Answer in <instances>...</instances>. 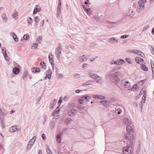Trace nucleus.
Wrapping results in <instances>:
<instances>
[{
  "label": "nucleus",
  "mask_w": 154,
  "mask_h": 154,
  "mask_svg": "<svg viewBox=\"0 0 154 154\" xmlns=\"http://www.w3.org/2000/svg\"><path fill=\"white\" fill-rule=\"evenodd\" d=\"M106 79H110L111 81L116 84L119 83L120 79L118 76L115 74H110L106 75Z\"/></svg>",
  "instance_id": "1"
},
{
  "label": "nucleus",
  "mask_w": 154,
  "mask_h": 154,
  "mask_svg": "<svg viewBox=\"0 0 154 154\" xmlns=\"http://www.w3.org/2000/svg\"><path fill=\"white\" fill-rule=\"evenodd\" d=\"M126 130L128 133L125 136V138L128 140H133L134 136L133 133V130L132 128L130 126H128L126 127Z\"/></svg>",
  "instance_id": "2"
},
{
  "label": "nucleus",
  "mask_w": 154,
  "mask_h": 154,
  "mask_svg": "<svg viewBox=\"0 0 154 154\" xmlns=\"http://www.w3.org/2000/svg\"><path fill=\"white\" fill-rule=\"evenodd\" d=\"M89 76L92 79H94L96 82L100 84L103 82V80L101 78L97 75L88 72V73Z\"/></svg>",
  "instance_id": "3"
},
{
  "label": "nucleus",
  "mask_w": 154,
  "mask_h": 154,
  "mask_svg": "<svg viewBox=\"0 0 154 154\" xmlns=\"http://www.w3.org/2000/svg\"><path fill=\"white\" fill-rule=\"evenodd\" d=\"M91 99L90 96L87 95L83 96L81 99H79V102L81 104L85 105L87 103L88 101Z\"/></svg>",
  "instance_id": "4"
},
{
  "label": "nucleus",
  "mask_w": 154,
  "mask_h": 154,
  "mask_svg": "<svg viewBox=\"0 0 154 154\" xmlns=\"http://www.w3.org/2000/svg\"><path fill=\"white\" fill-rule=\"evenodd\" d=\"M133 148L131 146H126L124 147L123 149V154H130L133 152Z\"/></svg>",
  "instance_id": "5"
},
{
  "label": "nucleus",
  "mask_w": 154,
  "mask_h": 154,
  "mask_svg": "<svg viewBox=\"0 0 154 154\" xmlns=\"http://www.w3.org/2000/svg\"><path fill=\"white\" fill-rule=\"evenodd\" d=\"M121 85V86L124 88H128V87L131 85V83L128 81H126V79H124L122 80Z\"/></svg>",
  "instance_id": "6"
},
{
  "label": "nucleus",
  "mask_w": 154,
  "mask_h": 154,
  "mask_svg": "<svg viewBox=\"0 0 154 154\" xmlns=\"http://www.w3.org/2000/svg\"><path fill=\"white\" fill-rule=\"evenodd\" d=\"M77 112L76 110L74 109H69L67 111V114L69 116L72 117L75 115Z\"/></svg>",
  "instance_id": "7"
},
{
  "label": "nucleus",
  "mask_w": 154,
  "mask_h": 154,
  "mask_svg": "<svg viewBox=\"0 0 154 154\" xmlns=\"http://www.w3.org/2000/svg\"><path fill=\"white\" fill-rule=\"evenodd\" d=\"M146 0H141L138 2L139 6L141 9L143 10L145 6V3L146 2Z\"/></svg>",
  "instance_id": "8"
},
{
  "label": "nucleus",
  "mask_w": 154,
  "mask_h": 154,
  "mask_svg": "<svg viewBox=\"0 0 154 154\" xmlns=\"http://www.w3.org/2000/svg\"><path fill=\"white\" fill-rule=\"evenodd\" d=\"M119 39L115 37H112L109 39V43L113 44L114 43H117L119 42Z\"/></svg>",
  "instance_id": "9"
},
{
  "label": "nucleus",
  "mask_w": 154,
  "mask_h": 154,
  "mask_svg": "<svg viewBox=\"0 0 154 154\" xmlns=\"http://www.w3.org/2000/svg\"><path fill=\"white\" fill-rule=\"evenodd\" d=\"M88 56L86 55H83L80 56L79 58V61L81 62L85 61L87 60L88 59Z\"/></svg>",
  "instance_id": "10"
},
{
  "label": "nucleus",
  "mask_w": 154,
  "mask_h": 154,
  "mask_svg": "<svg viewBox=\"0 0 154 154\" xmlns=\"http://www.w3.org/2000/svg\"><path fill=\"white\" fill-rule=\"evenodd\" d=\"M73 120L70 118H67L65 119L64 121V123L65 125H68L72 123Z\"/></svg>",
  "instance_id": "11"
},
{
  "label": "nucleus",
  "mask_w": 154,
  "mask_h": 154,
  "mask_svg": "<svg viewBox=\"0 0 154 154\" xmlns=\"http://www.w3.org/2000/svg\"><path fill=\"white\" fill-rule=\"evenodd\" d=\"M123 122L126 125H130L131 123V120L126 118H123Z\"/></svg>",
  "instance_id": "12"
},
{
  "label": "nucleus",
  "mask_w": 154,
  "mask_h": 154,
  "mask_svg": "<svg viewBox=\"0 0 154 154\" xmlns=\"http://www.w3.org/2000/svg\"><path fill=\"white\" fill-rule=\"evenodd\" d=\"M1 17L3 19V21L4 22H6L8 20V18L6 14L5 13H3L1 15Z\"/></svg>",
  "instance_id": "13"
},
{
  "label": "nucleus",
  "mask_w": 154,
  "mask_h": 154,
  "mask_svg": "<svg viewBox=\"0 0 154 154\" xmlns=\"http://www.w3.org/2000/svg\"><path fill=\"white\" fill-rule=\"evenodd\" d=\"M34 141L31 140V139L29 141L27 145V149L29 150L31 147L33 145L34 143Z\"/></svg>",
  "instance_id": "14"
},
{
  "label": "nucleus",
  "mask_w": 154,
  "mask_h": 154,
  "mask_svg": "<svg viewBox=\"0 0 154 154\" xmlns=\"http://www.w3.org/2000/svg\"><path fill=\"white\" fill-rule=\"evenodd\" d=\"M10 35L12 36L14 38V40L17 42L18 41V39L17 36L16 35V34L14 32H11L10 33Z\"/></svg>",
  "instance_id": "15"
},
{
  "label": "nucleus",
  "mask_w": 154,
  "mask_h": 154,
  "mask_svg": "<svg viewBox=\"0 0 154 154\" xmlns=\"http://www.w3.org/2000/svg\"><path fill=\"white\" fill-rule=\"evenodd\" d=\"M46 73L48 78L50 79L51 77V71L50 69H48Z\"/></svg>",
  "instance_id": "16"
},
{
  "label": "nucleus",
  "mask_w": 154,
  "mask_h": 154,
  "mask_svg": "<svg viewBox=\"0 0 154 154\" xmlns=\"http://www.w3.org/2000/svg\"><path fill=\"white\" fill-rule=\"evenodd\" d=\"M13 72L15 74H18L20 72V69L17 67H15L13 69Z\"/></svg>",
  "instance_id": "17"
},
{
  "label": "nucleus",
  "mask_w": 154,
  "mask_h": 154,
  "mask_svg": "<svg viewBox=\"0 0 154 154\" xmlns=\"http://www.w3.org/2000/svg\"><path fill=\"white\" fill-rule=\"evenodd\" d=\"M56 139L57 141L59 143H60L62 140L61 138V134H57L56 136Z\"/></svg>",
  "instance_id": "18"
},
{
  "label": "nucleus",
  "mask_w": 154,
  "mask_h": 154,
  "mask_svg": "<svg viewBox=\"0 0 154 154\" xmlns=\"http://www.w3.org/2000/svg\"><path fill=\"white\" fill-rule=\"evenodd\" d=\"M18 16V13L16 10L14 12V13L12 14V16L13 18L16 20L17 18V16Z\"/></svg>",
  "instance_id": "19"
},
{
  "label": "nucleus",
  "mask_w": 154,
  "mask_h": 154,
  "mask_svg": "<svg viewBox=\"0 0 154 154\" xmlns=\"http://www.w3.org/2000/svg\"><path fill=\"white\" fill-rule=\"evenodd\" d=\"M2 51H3V54L5 57V60L6 61H8V59L6 58V56H7V54H6V48L5 47H3L2 48Z\"/></svg>",
  "instance_id": "20"
},
{
  "label": "nucleus",
  "mask_w": 154,
  "mask_h": 154,
  "mask_svg": "<svg viewBox=\"0 0 154 154\" xmlns=\"http://www.w3.org/2000/svg\"><path fill=\"white\" fill-rule=\"evenodd\" d=\"M17 130L16 126H13L10 128L9 131L11 132H14L16 131Z\"/></svg>",
  "instance_id": "21"
},
{
  "label": "nucleus",
  "mask_w": 154,
  "mask_h": 154,
  "mask_svg": "<svg viewBox=\"0 0 154 154\" xmlns=\"http://www.w3.org/2000/svg\"><path fill=\"white\" fill-rule=\"evenodd\" d=\"M60 111V109L57 108L54 111V112H53L52 114V115L54 116V117H57V115H57L59 112Z\"/></svg>",
  "instance_id": "22"
},
{
  "label": "nucleus",
  "mask_w": 154,
  "mask_h": 154,
  "mask_svg": "<svg viewBox=\"0 0 154 154\" xmlns=\"http://www.w3.org/2000/svg\"><path fill=\"white\" fill-rule=\"evenodd\" d=\"M31 70L33 72H40V69L38 67H34L32 68Z\"/></svg>",
  "instance_id": "23"
},
{
  "label": "nucleus",
  "mask_w": 154,
  "mask_h": 154,
  "mask_svg": "<svg viewBox=\"0 0 154 154\" xmlns=\"http://www.w3.org/2000/svg\"><path fill=\"white\" fill-rule=\"evenodd\" d=\"M49 126L51 129H52L55 126V123L53 122H51L49 123Z\"/></svg>",
  "instance_id": "24"
},
{
  "label": "nucleus",
  "mask_w": 154,
  "mask_h": 154,
  "mask_svg": "<svg viewBox=\"0 0 154 154\" xmlns=\"http://www.w3.org/2000/svg\"><path fill=\"white\" fill-rule=\"evenodd\" d=\"M100 103L103 106H105L107 104H108L109 103V101L107 100H103L100 101Z\"/></svg>",
  "instance_id": "25"
},
{
  "label": "nucleus",
  "mask_w": 154,
  "mask_h": 154,
  "mask_svg": "<svg viewBox=\"0 0 154 154\" xmlns=\"http://www.w3.org/2000/svg\"><path fill=\"white\" fill-rule=\"evenodd\" d=\"M127 51L129 53H133L135 54L137 53L136 52H138V50H136V49H128Z\"/></svg>",
  "instance_id": "26"
},
{
  "label": "nucleus",
  "mask_w": 154,
  "mask_h": 154,
  "mask_svg": "<svg viewBox=\"0 0 154 154\" xmlns=\"http://www.w3.org/2000/svg\"><path fill=\"white\" fill-rule=\"evenodd\" d=\"M61 10L60 8H57V17H59L60 16V14L61 13L60 11Z\"/></svg>",
  "instance_id": "27"
},
{
  "label": "nucleus",
  "mask_w": 154,
  "mask_h": 154,
  "mask_svg": "<svg viewBox=\"0 0 154 154\" xmlns=\"http://www.w3.org/2000/svg\"><path fill=\"white\" fill-rule=\"evenodd\" d=\"M141 68L144 71H147L148 70V68L146 66L143 64H142L141 65Z\"/></svg>",
  "instance_id": "28"
},
{
  "label": "nucleus",
  "mask_w": 154,
  "mask_h": 154,
  "mask_svg": "<svg viewBox=\"0 0 154 154\" xmlns=\"http://www.w3.org/2000/svg\"><path fill=\"white\" fill-rule=\"evenodd\" d=\"M40 65L42 66V67L44 69H45L46 67V66L43 61H42L40 63Z\"/></svg>",
  "instance_id": "29"
},
{
  "label": "nucleus",
  "mask_w": 154,
  "mask_h": 154,
  "mask_svg": "<svg viewBox=\"0 0 154 154\" xmlns=\"http://www.w3.org/2000/svg\"><path fill=\"white\" fill-rule=\"evenodd\" d=\"M42 37L41 36H39L37 37V38L36 39V42L38 43H40L42 41Z\"/></svg>",
  "instance_id": "30"
},
{
  "label": "nucleus",
  "mask_w": 154,
  "mask_h": 154,
  "mask_svg": "<svg viewBox=\"0 0 154 154\" xmlns=\"http://www.w3.org/2000/svg\"><path fill=\"white\" fill-rule=\"evenodd\" d=\"M74 77L75 79H78L80 78L81 77V75L79 74L76 73L74 75Z\"/></svg>",
  "instance_id": "31"
},
{
  "label": "nucleus",
  "mask_w": 154,
  "mask_h": 154,
  "mask_svg": "<svg viewBox=\"0 0 154 154\" xmlns=\"http://www.w3.org/2000/svg\"><path fill=\"white\" fill-rule=\"evenodd\" d=\"M138 52L137 53H136V54L139 55L142 57H143L144 56V54L140 51H138Z\"/></svg>",
  "instance_id": "32"
},
{
  "label": "nucleus",
  "mask_w": 154,
  "mask_h": 154,
  "mask_svg": "<svg viewBox=\"0 0 154 154\" xmlns=\"http://www.w3.org/2000/svg\"><path fill=\"white\" fill-rule=\"evenodd\" d=\"M49 57V60L50 62V63H51V64H52V63H53V56L52 55H49L48 56Z\"/></svg>",
  "instance_id": "33"
},
{
  "label": "nucleus",
  "mask_w": 154,
  "mask_h": 154,
  "mask_svg": "<svg viewBox=\"0 0 154 154\" xmlns=\"http://www.w3.org/2000/svg\"><path fill=\"white\" fill-rule=\"evenodd\" d=\"M38 46V44L37 43L33 44L32 46V49H35L37 48Z\"/></svg>",
  "instance_id": "34"
},
{
  "label": "nucleus",
  "mask_w": 154,
  "mask_h": 154,
  "mask_svg": "<svg viewBox=\"0 0 154 154\" xmlns=\"http://www.w3.org/2000/svg\"><path fill=\"white\" fill-rule=\"evenodd\" d=\"M140 59L141 58L139 57H136L135 59V61H136V63L139 64L140 62Z\"/></svg>",
  "instance_id": "35"
},
{
  "label": "nucleus",
  "mask_w": 154,
  "mask_h": 154,
  "mask_svg": "<svg viewBox=\"0 0 154 154\" xmlns=\"http://www.w3.org/2000/svg\"><path fill=\"white\" fill-rule=\"evenodd\" d=\"M46 151L48 154H52L51 150L49 149L48 146L46 148Z\"/></svg>",
  "instance_id": "36"
},
{
  "label": "nucleus",
  "mask_w": 154,
  "mask_h": 154,
  "mask_svg": "<svg viewBox=\"0 0 154 154\" xmlns=\"http://www.w3.org/2000/svg\"><path fill=\"white\" fill-rule=\"evenodd\" d=\"M34 20L36 23H38L40 20V19L38 17H34Z\"/></svg>",
  "instance_id": "37"
},
{
  "label": "nucleus",
  "mask_w": 154,
  "mask_h": 154,
  "mask_svg": "<svg viewBox=\"0 0 154 154\" xmlns=\"http://www.w3.org/2000/svg\"><path fill=\"white\" fill-rule=\"evenodd\" d=\"M27 21L28 23L31 24L32 22V20L31 18L29 17L27 20Z\"/></svg>",
  "instance_id": "38"
},
{
  "label": "nucleus",
  "mask_w": 154,
  "mask_h": 154,
  "mask_svg": "<svg viewBox=\"0 0 154 154\" xmlns=\"http://www.w3.org/2000/svg\"><path fill=\"white\" fill-rule=\"evenodd\" d=\"M115 64H116L117 65H120L122 64V63L120 62L119 59L115 61Z\"/></svg>",
  "instance_id": "39"
},
{
  "label": "nucleus",
  "mask_w": 154,
  "mask_h": 154,
  "mask_svg": "<svg viewBox=\"0 0 154 154\" xmlns=\"http://www.w3.org/2000/svg\"><path fill=\"white\" fill-rule=\"evenodd\" d=\"M57 102V100H56V99H54L53 101V102H51V104L52 105L51 106V108H53V106H54V104L56 103Z\"/></svg>",
  "instance_id": "40"
},
{
  "label": "nucleus",
  "mask_w": 154,
  "mask_h": 154,
  "mask_svg": "<svg viewBox=\"0 0 154 154\" xmlns=\"http://www.w3.org/2000/svg\"><path fill=\"white\" fill-rule=\"evenodd\" d=\"M125 60L129 64L131 63V61L130 58H126L125 59Z\"/></svg>",
  "instance_id": "41"
},
{
  "label": "nucleus",
  "mask_w": 154,
  "mask_h": 154,
  "mask_svg": "<svg viewBox=\"0 0 154 154\" xmlns=\"http://www.w3.org/2000/svg\"><path fill=\"white\" fill-rule=\"evenodd\" d=\"M120 68H121L120 67H114L112 69L111 72H115L116 70H119V69H120Z\"/></svg>",
  "instance_id": "42"
},
{
  "label": "nucleus",
  "mask_w": 154,
  "mask_h": 154,
  "mask_svg": "<svg viewBox=\"0 0 154 154\" xmlns=\"http://www.w3.org/2000/svg\"><path fill=\"white\" fill-rule=\"evenodd\" d=\"M93 18L96 21H97L99 20V17L98 15H94L93 16Z\"/></svg>",
  "instance_id": "43"
},
{
  "label": "nucleus",
  "mask_w": 154,
  "mask_h": 154,
  "mask_svg": "<svg viewBox=\"0 0 154 154\" xmlns=\"http://www.w3.org/2000/svg\"><path fill=\"white\" fill-rule=\"evenodd\" d=\"M129 37V35H123L120 36V38L121 39H124L128 38Z\"/></svg>",
  "instance_id": "44"
},
{
  "label": "nucleus",
  "mask_w": 154,
  "mask_h": 154,
  "mask_svg": "<svg viewBox=\"0 0 154 154\" xmlns=\"http://www.w3.org/2000/svg\"><path fill=\"white\" fill-rule=\"evenodd\" d=\"M98 99L101 100L104 99H105V97L101 95H99Z\"/></svg>",
  "instance_id": "45"
},
{
  "label": "nucleus",
  "mask_w": 154,
  "mask_h": 154,
  "mask_svg": "<svg viewBox=\"0 0 154 154\" xmlns=\"http://www.w3.org/2000/svg\"><path fill=\"white\" fill-rule=\"evenodd\" d=\"M69 97L68 96H66L64 97H63L62 99V100L64 101H66L68 100V99L69 98Z\"/></svg>",
  "instance_id": "46"
},
{
  "label": "nucleus",
  "mask_w": 154,
  "mask_h": 154,
  "mask_svg": "<svg viewBox=\"0 0 154 154\" xmlns=\"http://www.w3.org/2000/svg\"><path fill=\"white\" fill-rule=\"evenodd\" d=\"M23 38L24 39L27 40L29 39V35L27 34L24 35L23 36Z\"/></svg>",
  "instance_id": "47"
},
{
  "label": "nucleus",
  "mask_w": 154,
  "mask_h": 154,
  "mask_svg": "<svg viewBox=\"0 0 154 154\" xmlns=\"http://www.w3.org/2000/svg\"><path fill=\"white\" fill-rule=\"evenodd\" d=\"M144 63H145V62L144 60L143 59L141 58V59L140 60V62L139 63V64H143Z\"/></svg>",
  "instance_id": "48"
},
{
  "label": "nucleus",
  "mask_w": 154,
  "mask_h": 154,
  "mask_svg": "<svg viewBox=\"0 0 154 154\" xmlns=\"http://www.w3.org/2000/svg\"><path fill=\"white\" fill-rule=\"evenodd\" d=\"M61 6V0H59L58 5L57 8H60Z\"/></svg>",
  "instance_id": "49"
},
{
  "label": "nucleus",
  "mask_w": 154,
  "mask_h": 154,
  "mask_svg": "<svg viewBox=\"0 0 154 154\" xmlns=\"http://www.w3.org/2000/svg\"><path fill=\"white\" fill-rule=\"evenodd\" d=\"M34 10H35L37 12H38L41 11L40 8H38L37 6L35 7Z\"/></svg>",
  "instance_id": "50"
},
{
  "label": "nucleus",
  "mask_w": 154,
  "mask_h": 154,
  "mask_svg": "<svg viewBox=\"0 0 154 154\" xmlns=\"http://www.w3.org/2000/svg\"><path fill=\"white\" fill-rule=\"evenodd\" d=\"M27 74L25 72H24L22 76V78L24 79L27 76Z\"/></svg>",
  "instance_id": "51"
},
{
  "label": "nucleus",
  "mask_w": 154,
  "mask_h": 154,
  "mask_svg": "<svg viewBox=\"0 0 154 154\" xmlns=\"http://www.w3.org/2000/svg\"><path fill=\"white\" fill-rule=\"evenodd\" d=\"M93 97L96 99H97L99 98V95H94L93 96Z\"/></svg>",
  "instance_id": "52"
},
{
  "label": "nucleus",
  "mask_w": 154,
  "mask_h": 154,
  "mask_svg": "<svg viewBox=\"0 0 154 154\" xmlns=\"http://www.w3.org/2000/svg\"><path fill=\"white\" fill-rule=\"evenodd\" d=\"M149 26L148 25L145 26L143 27V30H145L146 29H147V28H149Z\"/></svg>",
  "instance_id": "53"
},
{
  "label": "nucleus",
  "mask_w": 154,
  "mask_h": 154,
  "mask_svg": "<svg viewBox=\"0 0 154 154\" xmlns=\"http://www.w3.org/2000/svg\"><path fill=\"white\" fill-rule=\"evenodd\" d=\"M41 99V97H38V98L36 100V103L38 104V103L40 101V100Z\"/></svg>",
  "instance_id": "54"
},
{
  "label": "nucleus",
  "mask_w": 154,
  "mask_h": 154,
  "mask_svg": "<svg viewBox=\"0 0 154 154\" xmlns=\"http://www.w3.org/2000/svg\"><path fill=\"white\" fill-rule=\"evenodd\" d=\"M61 54V53H58L57 54V58L58 60H59V59H60V57Z\"/></svg>",
  "instance_id": "55"
},
{
  "label": "nucleus",
  "mask_w": 154,
  "mask_h": 154,
  "mask_svg": "<svg viewBox=\"0 0 154 154\" xmlns=\"http://www.w3.org/2000/svg\"><path fill=\"white\" fill-rule=\"evenodd\" d=\"M150 49H151V53H152V54L154 55V49L152 47H151L150 48Z\"/></svg>",
  "instance_id": "56"
},
{
  "label": "nucleus",
  "mask_w": 154,
  "mask_h": 154,
  "mask_svg": "<svg viewBox=\"0 0 154 154\" xmlns=\"http://www.w3.org/2000/svg\"><path fill=\"white\" fill-rule=\"evenodd\" d=\"M131 14H129L126 15L125 16V18L127 19H129L130 18V17L131 16Z\"/></svg>",
  "instance_id": "57"
},
{
  "label": "nucleus",
  "mask_w": 154,
  "mask_h": 154,
  "mask_svg": "<svg viewBox=\"0 0 154 154\" xmlns=\"http://www.w3.org/2000/svg\"><path fill=\"white\" fill-rule=\"evenodd\" d=\"M143 93V98H146V92L145 91H143L142 93Z\"/></svg>",
  "instance_id": "58"
},
{
  "label": "nucleus",
  "mask_w": 154,
  "mask_h": 154,
  "mask_svg": "<svg viewBox=\"0 0 154 154\" xmlns=\"http://www.w3.org/2000/svg\"><path fill=\"white\" fill-rule=\"evenodd\" d=\"M82 90H81L79 89H78L76 90L75 91V92L76 93H79L81 91H82Z\"/></svg>",
  "instance_id": "59"
},
{
  "label": "nucleus",
  "mask_w": 154,
  "mask_h": 154,
  "mask_svg": "<svg viewBox=\"0 0 154 154\" xmlns=\"http://www.w3.org/2000/svg\"><path fill=\"white\" fill-rule=\"evenodd\" d=\"M36 137L35 136L33 137L31 139V140H32L34 141H35Z\"/></svg>",
  "instance_id": "60"
},
{
  "label": "nucleus",
  "mask_w": 154,
  "mask_h": 154,
  "mask_svg": "<svg viewBox=\"0 0 154 154\" xmlns=\"http://www.w3.org/2000/svg\"><path fill=\"white\" fill-rule=\"evenodd\" d=\"M115 73L117 74L118 75H121L120 72L119 71H117L115 72Z\"/></svg>",
  "instance_id": "61"
},
{
  "label": "nucleus",
  "mask_w": 154,
  "mask_h": 154,
  "mask_svg": "<svg viewBox=\"0 0 154 154\" xmlns=\"http://www.w3.org/2000/svg\"><path fill=\"white\" fill-rule=\"evenodd\" d=\"M88 85H91L92 83V82L91 80H89L87 81Z\"/></svg>",
  "instance_id": "62"
},
{
  "label": "nucleus",
  "mask_w": 154,
  "mask_h": 154,
  "mask_svg": "<svg viewBox=\"0 0 154 154\" xmlns=\"http://www.w3.org/2000/svg\"><path fill=\"white\" fill-rule=\"evenodd\" d=\"M115 61H114V60H112L110 62V63L111 64H115Z\"/></svg>",
  "instance_id": "63"
},
{
  "label": "nucleus",
  "mask_w": 154,
  "mask_h": 154,
  "mask_svg": "<svg viewBox=\"0 0 154 154\" xmlns=\"http://www.w3.org/2000/svg\"><path fill=\"white\" fill-rule=\"evenodd\" d=\"M42 137L44 140H45V135L44 134H42Z\"/></svg>",
  "instance_id": "64"
}]
</instances>
